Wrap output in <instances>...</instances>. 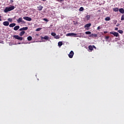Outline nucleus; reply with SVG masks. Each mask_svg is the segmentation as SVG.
I'll return each mask as SVG.
<instances>
[{
	"mask_svg": "<svg viewBox=\"0 0 124 124\" xmlns=\"http://www.w3.org/2000/svg\"><path fill=\"white\" fill-rule=\"evenodd\" d=\"M15 8V6H12L10 7H6L4 9V11L5 13H7V12H8L9 11H11L12 10H13Z\"/></svg>",
	"mask_w": 124,
	"mask_h": 124,
	"instance_id": "nucleus-1",
	"label": "nucleus"
},
{
	"mask_svg": "<svg viewBox=\"0 0 124 124\" xmlns=\"http://www.w3.org/2000/svg\"><path fill=\"white\" fill-rule=\"evenodd\" d=\"M66 36H75V37H79L80 35H77V33H68L66 34Z\"/></svg>",
	"mask_w": 124,
	"mask_h": 124,
	"instance_id": "nucleus-2",
	"label": "nucleus"
},
{
	"mask_svg": "<svg viewBox=\"0 0 124 124\" xmlns=\"http://www.w3.org/2000/svg\"><path fill=\"white\" fill-rule=\"evenodd\" d=\"M14 38L17 39V40H23V37L19 36V35H14Z\"/></svg>",
	"mask_w": 124,
	"mask_h": 124,
	"instance_id": "nucleus-3",
	"label": "nucleus"
},
{
	"mask_svg": "<svg viewBox=\"0 0 124 124\" xmlns=\"http://www.w3.org/2000/svg\"><path fill=\"white\" fill-rule=\"evenodd\" d=\"M73 56H74V52L71 50L68 54L69 58H70V59H72V58H73Z\"/></svg>",
	"mask_w": 124,
	"mask_h": 124,
	"instance_id": "nucleus-4",
	"label": "nucleus"
},
{
	"mask_svg": "<svg viewBox=\"0 0 124 124\" xmlns=\"http://www.w3.org/2000/svg\"><path fill=\"white\" fill-rule=\"evenodd\" d=\"M17 22L18 23H23V24H26V22H25L24 20H23V18L19 17L17 20Z\"/></svg>",
	"mask_w": 124,
	"mask_h": 124,
	"instance_id": "nucleus-5",
	"label": "nucleus"
},
{
	"mask_svg": "<svg viewBox=\"0 0 124 124\" xmlns=\"http://www.w3.org/2000/svg\"><path fill=\"white\" fill-rule=\"evenodd\" d=\"M110 34H113L114 36H116V37H118L119 36V33L115 31H111L110 32Z\"/></svg>",
	"mask_w": 124,
	"mask_h": 124,
	"instance_id": "nucleus-6",
	"label": "nucleus"
},
{
	"mask_svg": "<svg viewBox=\"0 0 124 124\" xmlns=\"http://www.w3.org/2000/svg\"><path fill=\"white\" fill-rule=\"evenodd\" d=\"M88 48L90 50V51H93V48L94 49H96V47H95V46H88Z\"/></svg>",
	"mask_w": 124,
	"mask_h": 124,
	"instance_id": "nucleus-7",
	"label": "nucleus"
},
{
	"mask_svg": "<svg viewBox=\"0 0 124 124\" xmlns=\"http://www.w3.org/2000/svg\"><path fill=\"white\" fill-rule=\"evenodd\" d=\"M24 20H26V21H31V18L29 16H24L23 17Z\"/></svg>",
	"mask_w": 124,
	"mask_h": 124,
	"instance_id": "nucleus-8",
	"label": "nucleus"
},
{
	"mask_svg": "<svg viewBox=\"0 0 124 124\" xmlns=\"http://www.w3.org/2000/svg\"><path fill=\"white\" fill-rule=\"evenodd\" d=\"M3 26H9V22L4 21L3 22Z\"/></svg>",
	"mask_w": 124,
	"mask_h": 124,
	"instance_id": "nucleus-9",
	"label": "nucleus"
},
{
	"mask_svg": "<svg viewBox=\"0 0 124 124\" xmlns=\"http://www.w3.org/2000/svg\"><path fill=\"white\" fill-rule=\"evenodd\" d=\"M41 39H45V40H48L49 37L48 36H45V37H41Z\"/></svg>",
	"mask_w": 124,
	"mask_h": 124,
	"instance_id": "nucleus-10",
	"label": "nucleus"
},
{
	"mask_svg": "<svg viewBox=\"0 0 124 124\" xmlns=\"http://www.w3.org/2000/svg\"><path fill=\"white\" fill-rule=\"evenodd\" d=\"M90 37H97V34H91L90 35Z\"/></svg>",
	"mask_w": 124,
	"mask_h": 124,
	"instance_id": "nucleus-11",
	"label": "nucleus"
},
{
	"mask_svg": "<svg viewBox=\"0 0 124 124\" xmlns=\"http://www.w3.org/2000/svg\"><path fill=\"white\" fill-rule=\"evenodd\" d=\"M20 29L19 26H16L14 28V31H18Z\"/></svg>",
	"mask_w": 124,
	"mask_h": 124,
	"instance_id": "nucleus-12",
	"label": "nucleus"
},
{
	"mask_svg": "<svg viewBox=\"0 0 124 124\" xmlns=\"http://www.w3.org/2000/svg\"><path fill=\"white\" fill-rule=\"evenodd\" d=\"M28 27H23L22 28H20L19 29L20 31H27V30H28Z\"/></svg>",
	"mask_w": 124,
	"mask_h": 124,
	"instance_id": "nucleus-13",
	"label": "nucleus"
},
{
	"mask_svg": "<svg viewBox=\"0 0 124 124\" xmlns=\"http://www.w3.org/2000/svg\"><path fill=\"white\" fill-rule=\"evenodd\" d=\"M38 8V10H39V11H41V10H42V9H43V6L40 5L39 7H37Z\"/></svg>",
	"mask_w": 124,
	"mask_h": 124,
	"instance_id": "nucleus-14",
	"label": "nucleus"
},
{
	"mask_svg": "<svg viewBox=\"0 0 124 124\" xmlns=\"http://www.w3.org/2000/svg\"><path fill=\"white\" fill-rule=\"evenodd\" d=\"M91 26H92V24H91V23H88V24H86V25L84 26V27H85V28H90V27H91Z\"/></svg>",
	"mask_w": 124,
	"mask_h": 124,
	"instance_id": "nucleus-15",
	"label": "nucleus"
},
{
	"mask_svg": "<svg viewBox=\"0 0 124 124\" xmlns=\"http://www.w3.org/2000/svg\"><path fill=\"white\" fill-rule=\"evenodd\" d=\"M16 26V23H12L9 25L10 28H13V27H15Z\"/></svg>",
	"mask_w": 124,
	"mask_h": 124,
	"instance_id": "nucleus-16",
	"label": "nucleus"
},
{
	"mask_svg": "<svg viewBox=\"0 0 124 124\" xmlns=\"http://www.w3.org/2000/svg\"><path fill=\"white\" fill-rule=\"evenodd\" d=\"M25 31H22L19 33L20 36H23L25 34Z\"/></svg>",
	"mask_w": 124,
	"mask_h": 124,
	"instance_id": "nucleus-17",
	"label": "nucleus"
},
{
	"mask_svg": "<svg viewBox=\"0 0 124 124\" xmlns=\"http://www.w3.org/2000/svg\"><path fill=\"white\" fill-rule=\"evenodd\" d=\"M119 12H120V13H122V14H124V9L123 8H120L119 9Z\"/></svg>",
	"mask_w": 124,
	"mask_h": 124,
	"instance_id": "nucleus-18",
	"label": "nucleus"
},
{
	"mask_svg": "<svg viewBox=\"0 0 124 124\" xmlns=\"http://www.w3.org/2000/svg\"><path fill=\"white\" fill-rule=\"evenodd\" d=\"M113 10V11H114V12H118V11H119V8H114Z\"/></svg>",
	"mask_w": 124,
	"mask_h": 124,
	"instance_id": "nucleus-19",
	"label": "nucleus"
},
{
	"mask_svg": "<svg viewBox=\"0 0 124 124\" xmlns=\"http://www.w3.org/2000/svg\"><path fill=\"white\" fill-rule=\"evenodd\" d=\"M105 21H110L111 20V18L109 16H107L105 18Z\"/></svg>",
	"mask_w": 124,
	"mask_h": 124,
	"instance_id": "nucleus-20",
	"label": "nucleus"
},
{
	"mask_svg": "<svg viewBox=\"0 0 124 124\" xmlns=\"http://www.w3.org/2000/svg\"><path fill=\"white\" fill-rule=\"evenodd\" d=\"M28 41H31L32 39V37L31 36H29L27 37Z\"/></svg>",
	"mask_w": 124,
	"mask_h": 124,
	"instance_id": "nucleus-21",
	"label": "nucleus"
},
{
	"mask_svg": "<svg viewBox=\"0 0 124 124\" xmlns=\"http://www.w3.org/2000/svg\"><path fill=\"white\" fill-rule=\"evenodd\" d=\"M62 42H58V46H62Z\"/></svg>",
	"mask_w": 124,
	"mask_h": 124,
	"instance_id": "nucleus-22",
	"label": "nucleus"
},
{
	"mask_svg": "<svg viewBox=\"0 0 124 124\" xmlns=\"http://www.w3.org/2000/svg\"><path fill=\"white\" fill-rule=\"evenodd\" d=\"M79 11H84V7H81L79 9Z\"/></svg>",
	"mask_w": 124,
	"mask_h": 124,
	"instance_id": "nucleus-23",
	"label": "nucleus"
},
{
	"mask_svg": "<svg viewBox=\"0 0 124 124\" xmlns=\"http://www.w3.org/2000/svg\"><path fill=\"white\" fill-rule=\"evenodd\" d=\"M41 30H42V28H38L36 30V31H41Z\"/></svg>",
	"mask_w": 124,
	"mask_h": 124,
	"instance_id": "nucleus-24",
	"label": "nucleus"
},
{
	"mask_svg": "<svg viewBox=\"0 0 124 124\" xmlns=\"http://www.w3.org/2000/svg\"><path fill=\"white\" fill-rule=\"evenodd\" d=\"M51 35H52V36H54V37H55L56 35V33H55V32H51Z\"/></svg>",
	"mask_w": 124,
	"mask_h": 124,
	"instance_id": "nucleus-25",
	"label": "nucleus"
},
{
	"mask_svg": "<svg viewBox=\"0 0 124 124\" xmlns=\"http://www.w3.org/2000/svg\"><path fill=\"white\" fill-rule=\"evenodd\" d=\"M91 33H92V32L91 31H87L85 32L86 34H91Z\"/></svg>",
	"mask_w": 124,
	"mask_h": 124,
	"instance_id": "nucleus-26",
	"label": "nucleus"
},
{
	"mask_svg": "<svg viewBox=\"0 0 124 124\" xmlns=\"http://www.w3.org/2000/svg\"><path fill=\"white\" fill-rule=\"evenodd\" d=\"M86 18L87 19V20H90V18H91V16H89V15H87L86 16Z\"/></svg>",
	"mask_w": 124,
	"mask_h": 124,
	"instance_id": "nucleus-27",
	"label": "nucleus"
},
{
	"mask_svg": "<svg viewBox=\"0 0 124 124\" xmlns=\"http://www.w3.org/2000/svg\"><path fill=\"white\" fill-rule=\"evenodd\" d=\"M118 32H119V33H124V31H123V30H118Z\"/></svg>",
	"mask_w": 124,
	"mask_h": 124,
	"instance_id": "nucleus-28",
	"label": "nucleus"
},
{
	"mask_svg": "<svg viewBox=\"0 0 124 124\" xmlns=\"http://www.w3.org/2000/svg\"><path fill=\"white\" fill-rule=\"evenodd\" d=\"M54 38H55V39H59L60 37L59 36V35H57L54 37Z\"/></svg>",
	"mask_w": 124,
	"mask_h": 124,
	"instance_id": "nucleus-29",
	"label": "nucleus"
},
{
	"mask_svg": "<svg viewBox=\"0 0 124 124\" xmlns=\"http://www.w3.org/2000/svg\"><path fill=\"white\" fill-rule=\"evenodd\" d=\"M124 15L122 16V17H121V21H124Z\"/></svg>",
	"mask_w": 124,
	"mask_h": 124,
	"instance_id": "nucleus-30",
	"label": "nucleus"
},
{
	"mask_svg": "<svg viewBox=\"0 0 124 124\" xmlns=\"http://www.w3.org/2000/svg\"><path fill=\"white\" fill-rule=\"evenodd\" d=\"M109 36H106L105 37V39H106L107 40H108V39H109Z\"/></svg>",
	"mask_w": 124,
	"mask_h": 124,
	"instance_id": "nucleus-31",
	"label": "nucleus"
},
{
	"mask_svg": "<svg viewBox=\"0 0 124 124\" xmlns=\"http://www.w3.org/2000/svg\"><path fill=\"white\" fill-rule=\"evenodd\" d=\"M8 21H9V22H12V18H9L8 19Z\"/></svg>",
	"mask_w": 124,
	"mask_h": 124,
	"instance_id": "nucleus-32",
	"label": "nucleus"
},
{
	"mask_svg": "<svg viewBox=\"0 0 124 124\" xmlns=\"http://www.w3.org/2000/svg\"><path fill=\"white\" fill-rule=\"evenodd\" d=\"M43 20H44V21H45L46 22H48V21L47 18H44V19H43Z\"/></svg>",
	"mask_w": 124,
	"mask_h": 124,
	"instance_id": "nucleus-33",
	"label": "nucleus"
},
{
	"mask_svg": "<svg viewBox=\"0 0 124 124\" xmlns=\"http://www.w3.org/2000/svg\"><path fill=\"white\" fill-rule=\"evenodd\" d=\"M100 29H101V28H100V26H98V27L97 28V30H99Z\"/></svg>",
	"mask_w": 124,
	"mask_h": 124,
	"instance_id": "nucleus-34",
	"label": "nucleus"
},
{
	"mask_svg": "<svg viewBox=\"0 0 124 124\" xmlns=\"http://www.w3.org/2000/svg\"><path fill=\"white\" fill-rule=\"evenodd\" d=\"M118 30H119V28L118 27L115 28V31H118Z\"/></svg>",
	"mask_w": 124,
	"mask_h": 124,
	"instance_id": "nucleus-35",
	"label": "nucleus"
},
{
	"mask_svg": "<svg viewBox=\"0 0 124 124\" xmlns=\"http://www.w3.org/2000/svg\"><path fill=\"white\" fill-rule=\"evenodd\" d=\"M2 21V19H1V16H0V22Z\"/></svg>",
	"mask_w": 124,
	"mask_h": 124,
	"instance_id": "nucleus-36",
	"label": "nucleus"
},
{
	"mask_svg": "<svg viewBox=\"0 0 124 124\" xmlns=\"http://www.w3.org/2000/svg\"><path fill=\"white\" fill-rule=\"evenodd\" d=\"M107 32H108V31H104V33H105V34L107 33Z\"/></svg>",
	"mask_w": 124,
	"mask_h": 124,
	"instance_id": "nucleus-37",
	"label": "nucleus"
},
{
	"mask_svg": "<svg viewBox=\"0 0 124 124\" xmlns=\"http://www.w3.org/2000/svg\"><path fill=\"white\" fill-rule=\"evenodd\" d=\"M114 24H117V21H114Z\"/></svg>",
	"mask_w": 124,
	"mask_h": 124,
	"instance_id": "nucleus-38",
	"label": "nucleus"
},
{
	"mask_svg": "<svg viewBox=\"0 0 124 124\" xmlns=\"http://www.w3.org/2000/svg\"><path fill=\"white\" fill-rule=\"evenodd\" d=\"M42 1H46V0H42Z\"/></svg>",
	"mask_w": 124,
	"mask_h": 124,
	"instance_id": "nucleus-39",
	"label": "nucleus"
},
{
	"mask_svg": "<svg viewBox=\"0 0 124 124\" xmlns=\"http://www.w3.org/2000/svg\"><path fill=\"white\" fill-rule=\"evenodd\" d=\"M60 1H63V0H59Z\"/></svg>",
	"mask_w": 124,
	"mask_h": 124,
	"instance_id": "nucleus-40",
	"label": "nucleus"
},
{
	"mask_svg": "<svg viewBox=\"0 0 124 124\" xmlns=\"http://www.w3.org/2000/svg\"><path fill=\"white\" fill-rule=\"evenodd\" d=\"M12 1V2H13V0H11Z\"/></svg>",
	"mask_w": 124,
	"mask_h": 124,
	"instance_id": "nucleus-41",
	"label": "nucleus"
},
{
	"mask_svg": "<svg viewBox=\"0 0 124 124\" xmlns=\"http://www.w3.org/2000/svg\"><path fill=\"white\" fill-rule=\"evenodd\" d=\"M19 44H21V43H19Z\"/></svg>",
	"mask_w": 124,
	"mask_h": 124,
	"instance_id": "nucleus-42",
	"label": "nucleus"
}]
</instances>
